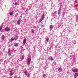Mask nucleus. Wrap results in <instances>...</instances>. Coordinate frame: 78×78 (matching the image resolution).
<instances>
[{
    "instance_id": "19",
    "label": "nucleus",
    "mask_w": 78,
    "mask_h": 78,
    "mask_svg": "<svg viewBox=\"0 0 78 78\" xmlns=\"http://www.w3.org/2000/svg\"><path fill=\"white\" fill-rule=\"evenodd\" d=\"M11 41H10V42H12V41H14V38H11Z\"/></svg>"
},
{
    "instance_id": "2",
    "label": "nucleus",
    "mask_w": 78,
    "mask_h": 78,
    "mask_svg": "<svg viewBox=\"0 0 78 78\" xmlns=\"http://www.w3.org/2000/svg\"><path fill=\"white\" fill-rule=\"evenodd\" d=\"M48 59H49L50 61H53L54 60V59H53V57L51 56L49 57L48 58Z\"/></svg>"
},
{
    "instance_id": "26",
    "label": "nucleus",
    "mask_w": 78,
    "mask_h": 78,
    "mask_svg": "<svg viewBox=\"0 0 78 78\" xmlns=\"http://www.w3.org/2000/svg\"><path fill=\"white\" fill-rule=\"evenodd\" d=\"M27 75H28L27 76V77H30V74L28 73V74Z\"/></svg>"
},
{
    "instance_id": "18",
    "label": "nucleus",
    "mask_w": 78,
    "mask_h": 78,
    "mask_svg": "<svg viewBox=\"0 0 78 78\" xmlns=\"http://www.w3.org/2000/svg\"><path fill=\"white\" fill-rule=\"evenodd\" d=\"M46 64H49V62H48V60H47L46 61Z\"/></svg>"
},
{
    "instance_id": "21",
    "label": "nucleus",
    "mask_w": 78,
    "mask_h": 78,
    "mask_svg": "<svg viewBox=\"0 0 78 78\" xmlns=\"http://www.w3.org/2000/svg\"><path fill=\"white\" fill-rule=\"evenodd\" d=\"M28 62H31V58H29L28 59Z\"/></svg>"
},
{
    "instance_id": "33",
    "label": "nucleus",
    "mask_w": 78,
    "mask_h": 78,
    "mask_svg": "<svg viewBox=\"0 0 78 78\" xmlns=\"http://www.w3.org/2000/svg\"><path fill=\"white\" fill-rule=\"evenodd\" d=\"M57 12V11H55L54 12V13H56V12Z\"/></svg>"
},
{
    "instance_id": "35",
    "label": "nucleus",
    "mask_w": 78,
    "mask_h": 78,
    "mask_svg": "<svg viewBox=\"0 0 78 78\" xmlns=\"http://www.w3.org/2000/svg\"><path fill=\"white\" fill-rule=\"evenodd\" d=\"M0 64H1V63L0 62Z\"/></svg>"
},
{
    "instance_id": "16",
    "label": "nucleus",
    "mask_w": 78,
    "mask_h": 78,
    "mask_svg": "<svg viewBox=\"0 0 78 78\" xmlns=\"http://www.w3.org/2000/svg\"><path fill=\"white\" fill-rule=\"evenodd\" d=\"M31 32L32 33H34V30L33 29H32L31 30Z\"/></svg>"
},
{
    "instance_id": "7",
    "label": "nucleus",
    "mask_w": 78,
    "mask_h": 78,
    "mask_svg": "<svg viewBox=\"0 0 78 78\" xmlns=\"http://www.w3.org/2000/svg\"><path fill=\"white\" fill-rule=\"evenodd\" d=\"M58 71H59V72H62V68H59L58 69Z\"/></svg>"
},
{
    "instance_id": "30",
    "label": "nucleus",
    "mask_w": 78,
    "mask_h": 78,
    "mask_svg": "<svg viewBox=\"0 0 78 78\" xmlns=\"http://www.w3.org/2000/svg\"><path fill=\"white\" fill-rule=\"evenodd\" d=\"M17 3L16 2H15V4H14V5H17Z\"/></svg>"
},
{
    "instance_id": "5",
    "label": "nucleus",
    "mask_w": 78,
    "mask_h": 78,
    "mask_svg": "<svg viewBox=\"0 0 78 78\" xmlns=\"http://www.w3.org/2000/svg\"><path fill=\"white\" fill-rule=\"evenodd\" d=\"M78 73H76L74 74V78H77V77H78Z\"/></svg>"
},
{
    "instance_id": "17",
    "label": "nucleus",
    "mask_w": 78,
    "mask_h": 78,
    "mask_svg": "<svg viewBox=\"0 0 78 78\" xmlns=\"http://www.w3.org/2000/svg\"><path fill=\"white\" fill-rule=\"evenodd\" d=\"M24 58H25V56H24V55H22L21 60H23V59H24Z\"/></svg>"
},
{
    "instance_id": "1",
    "label": "nucleus",
    "mask_w": 78,
    "mask_h": 78,
    "mask_svg": "<svg viewBox=\"0 0 78 78\" xmlns=\"http://www.w3.org/2000/svg\"><path fill=\"white\" fill-rule=\"evenodd\" d=\"M72 71L73 73H75V72H77L78 71V69L76 68L72 69Z\"/></svg>"
},
{
    "instance_id": "8",
    "label": "nucleus",
    "mask_w": 78,
    "mask_h": 78,
    "mask_svg": "<svg viewBox=\"0 0 78 78\" xmlns=\"http://www.w3.org/2000/svg\"><path fill=\"white\" fill-rule=\"evenodd\" d=\"M8 53L9 56H11V53H10V49H9V51H8Z\"/></svg>"
},
{
    "instance_id": "23",
    "label": "nucleus",
    "mask_w": 78,
    "mask_h": 78,
    "mask_svg": "<svg viewBox=\"0 0 78 78\" xmlns=\"http://www.w3.org/2000/svg\"><path fill=\"white\" fill-rule=\"evenodd\" d=\"M17 43H15V44H14V46L15 47H17Z\"/></svg>"
},
{
    "instance_id": "24",
    "label": "nucleus",
    "mask_w": 78,
    "mask_h": 78,
    "mask_svg": "<svg viewBox=\"0 0 78 78\" xmlns=\"http://www.w3.org/2000/svg\"><path fill=\"white\" fill-rule=\"evenodd\" d=\"M46 75H45V74H44L43 76V78H45V76Z\"/></svg>"
},
{
    "instance_id": "28",
    "label": "nucleus",
    "mask_w": 78,
    "mask_h": 78,
    "mask_svg": "<svg viewBox=\"0 0 78 78\" xmlns=\"http://www.w3.org/2000/svg\"><path fill=\"white\" fill-rule=\"evenodd\" d=\"M13 71L12 70H11L10 71V73H12V72Z\"/></svg>"
},
{
    "instance_id": "27",
    "label": "nucleus",
    "mask_w": 78,
    "mask_h": 78,
    "mask_svg": "<svg viewBox=\"0 0 78 78\" xmlns=\"http://www.w3.org/2000/svg\"><path fill=\"white\" fill-rule=\"evenodd\" d=\"M30 64V62H28L27 65H29Z\"/></svg>"
},
{
    "instance_id": "36",
    "label": "nucleus",
    "mask_w": 78,
    "mask_h": 78,
    "mask_svg": "<svg viewBox=\"0 0 78 78\" xmlns=\"http://www.w3.org/2000/svg\"><path fill=\"white\" fill-rule=\"evenodd\" d=\"M60 59H61V57L60 58Z\"/></svg>"
},
{
    "instance_id": "12",
    "label": "nucleus",
    "mask_w": 78,
    "mask_h": 78,
    "mask_svg": "<svg viewBox=\"0 0 78 78\" xmlns=\"http://www.w3.org/2000/svg\"><path fill=\"white\" fill-rule=\"evenodd\" d=\"M44 16H45V15L43 14L42 16L41 17V19L43 20H44Z\"/></svg>"
},
{
    "instance_id": "15",
    "label": "nucleus",
    "mask_w": 78,
    "mask_h": 78,
    "mask_svg": "<svg viewBox=\"0 0 78 78\" xmlns=\"http://www.w3.org/2000/svg\"><path fill=\"white\" fill-rule=\"evenodd\" d=\"M24 73H25V75H28V73L27 71H26Z\"/></svg>"
},
{
    "instance_id": "34",
    "label": "nucleus",
    "mask_w": 78,
    "mask_h": 78,
    "mask_svg": "<svg viewBox=\"0 0 78 78\" xmlns=\"http://www.w3.org/2000/svg\"><path fill=\"white\" fill-rule=\"evenodd\" d=\"M76 2V0L75 1V2Z\"/></svg>"
},
{
    "instance_id": "6",
    "label": "nucleus",
    "mask_w": 78,
    "mask_h": 78,
    "mask_svg": "<svg viewBox=\"0 0 78 78\" xmlns=\"http://www.w3.org/2000/svg\"><path fill=\"white\" fill-rule=\"evenodd\" d=\"M53 25H51L50 26V31H51L52 30V29H53Z\"/></svg>"
},
{
    "instance_id": "4",
    "label": "nucleus",
    "mask_w": 78,
    "mask_h": 78,
    "mask_svg": "<svg viewBox=\"0 0 78 78\" xmlns=\"http://www.w3.org/2000/svg\"><path fill=\"white\" fill-rule=\"evenodd\" d=\"M61 8H59L58 9V15H59V14H61Z\"/></svg>"
},
{
    "instance_id": "13",
    "label": "nucleus",
    "mask_w": 78,
    "mask_h": 78,
    "mask_svg": "<svg viewBox=\"0 0 78 78\" xmlns=\"http://www.w3.org/2000/svg\"><path fill=\"white\" fill-rule=\"evenodd\" d=\"M13 14H14V12H12L9 13V14L10 16H12Z\"/></svg>"
},
{
    "instance_id": "11",
    "label": "nucleus",
    "mask_w": 78,
    "mask_h": 78,
    "mask_svg": "<svg viewBox=\"0 0 78 78\" xmlns=\"http://www.w3.org/2000/svg\"><path fill=\"white\" fill-rule=\"evenodd\" d=\"M26 39H24L23 40V43L24 44H25L26 43Z\"/></svg>"
},
{
    "instance_id": "14",
    "label": "nucleus",
    "mask_w": 78,
    "mask_h": 78,
    "mask_svg": "<svg viewBox=\"0 0 78 78\" xmlns=\"http://www.w3.org/2000/svg\"><path fill=\"white\" fill-rule=\"evenodd\" d=\"M2 40L3 41L4 40V39H5V36L4 35H3L2 36Z\"/></svg>"
},
{
    "instance_id": "31",
    "label": "nucleus",
    "mask_w": 78,
    "mask_h": 78,
    "mask_svg": "<svg viewBox=\"0 0 78 78\" xmlns=\"http://www.w3.org/2000/svg\"><path fill=\"white\" fill-rule=\"evenodd\" d=\"M15 78H17V76H15Z\"/></svg>"
},
{
    "instance_id": "32",
    "label": "nucleus",
    "mask_w": 78,
    "mask_h": 78,
    "mask_svg": "<svg viewBox=\"0 0 78 78\" xmlns=\"http://www.w3.org/2000/svg\"><path fill=\"white\" fill-rule=\"evenodd\" d=\"M2 27H0V31H1V30H2Z\"/></svg>"
},
{
    "instance_id": "20",
    "label": "nucleus",
    "mask_w": 78,
    "mask_h": 78,
    "mask_svg": "<svg viewBox=\"0 0 78 78\" xmlns=\"http://www.w3.org/2000/svg\"><path fill=\"white\" fill-rule=\"evenodd\" d=\"M17 37H15L14 38V40H15V41H16L17 40Z\"/></svg>"
},
{
    "instance_id": "25",
    "label": "nucleus",
    "mask_w": 78,
    "mask_h": 78,
    "mask_svg": "<svg viewBox=\"0 0 78 78\" xmlns=\"http://www.w3.org/2000/svg\"><path fill=\"white\" fill-rule=\"evenodd\" d=\"M42 20H42L41 19L40 21L39 22V23H40V22H41L42 21Z\"/></svg>"
},
{
    "instance_id": "10",
    "label": "nucleus",
    "mask_w": 78,
    "mask_h": 78,
    "mask_svg": "<svg viewBox=\"0 0 78 78\" xmlns=\"http://www.w3.org/2000/svg\"><path fill=\"white\" fill-rule=\"evenodd\" d=\"M17 23L18 25H20V20H19L18 21Z\"/></svg>"
},
{
    "instance_id": "9",
    "label": "nucleus",
    "mask_w": 78,
    "mask_h": 78,
    "mask_svg": "<svg viewBox=\"0 0 78 78\" xmlns=\"http://www.w3.org/2000/svg\"><path fill=\"white\" fill-rule=\"evenodd\" d=\"M46 41H47V42H45V44H47V42H48V41H49V38H48V37H47L46 38Z\"/></svg>"
},
{
    "instance_id": "3",
    "label": "nucleus",
    "mask_w": 78,
    "mask_h": 78,
    "mask_svg": "<svg viewBox=\"0 0 78 78\" xmlns=\"http://www.w3.org/2000/svg\"><path fill=\"white\" fill-rule=\"evenodd\" d=\"M5 31L8 32L9 31V30H10V29H9V27H7L5 28Z\"/></svg>"
},
{
    "instance_id": "29",
    "label": "nucleus",
    "mask_w": 78,
    "mask_h": 78,
    "mask_svg": "<svg viewBox=\"0 0 78 78\" xmlns=\"http://www.w3.org/2000/svg\"><path fill=\"white\" fill-rule=\"evenodd\" d=\"M10 75H11V76H12V75H13V74H14L13 73H10Z\"/></svg>"
},
{
    "instance_id": "22",
    "label": "nucleus",
    "mask_w": 78,
    "mask_h": 78,
    "mask_svg": "<svg viewBox=\"0 0 78 78\" xmlns=\"http://www.w3.org/2000/svg\"><path fill=\"white\" fill-rule=\"evenodd\" d=\"M76 20H78V15L76 16Z\"/></svg>"
}]
</instances>
